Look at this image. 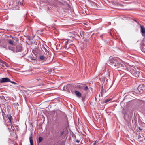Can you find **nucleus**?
<instances>
[{
    "instance_id": "obj_5",
    "label": "nucleus",
    "mask_w": 145,
    "mask_h": 145,
    "mask_svg": "<svg viewBox=\"0 0 145 145\" xmlns=\"http://www.w3.org/2000/svg\"><path fill=\"white\" fill-rule=\"evenodd\" d=\"M125 65L124 64H122L120 63L117 62L116 63H115L114 65V66L115 67H117L118 68L120 67H123Z\"/></svg>"
},
{
    "instance_id": "obj_2",
    "label": "nucleus",
    "mask_w": 145,
    "mask_h": 145,
    "mask_svg": "<svg viewBox=\"0 0 145 145\" xmlns=\"http://www.w3.org/2000/svg\"><path fill=\"white\" fill-rule=\"evenodd\" d=\"M10 81V79L7 77L3 78L0 79V82L1 83L8 82Z\"/></svg>"
},
{
    "instance_id": "obj_24",
    "label": "nucleus",
    "mask_w": 145,
    "mask_h": 145,
    "mask_svg": "<svg viewBox=\"0 0 145 145\" xmlns=\"http://www.w3.org/2000/svg\"><path fill=\"white\" fill-rule=\"evenodd\" d=\"M99 142V140H96L95 141V142L93 144V145H97V143H98Z\"/></svg>"
},
{
    "instance_id": "obj_14",
    "label": "nucleus",
    "mask_w": 145,
    "mask_h": 145,
    "mask_svg": "<svg viewBox=\"0 0 145 145\" xmlns=\"http://www.w3.org/2000/svg\"><path fill=\"white\" fill-rule=\"evenodd\" d=\"M8 48L10 50L12 51H13L14 52L15 50V48H14L11 47L10 46H8Z\"/></svg>"
},
{
    "instance_id": "obj_28",
    "label": "nucleus",
    "mask_w": 145,
    "mask_h": 145,
    "mask_svg": "<svg viewBox=\"0 0 145 145\" xmlns=\"http://www.w3.org/2000/svg\"><path fill=\"white\" fill-rule=\"evenodd\" d=\"M76 142L78 143L79 141V140H77L76 141Z\"/></svg>"
},
{
    "instance_id": "obj_26",
    "label": "nucleus",
    "mask_w": 145,
    "mask_h": 145,
    "mask_svg": "<svg viewBox=\"0 0 145 145\" xmlns=\"http://www.w3.org/2000/svg\"><path fill=\"white\" fill-rule=\"evenodd\" d=\"M10 82L14 84H17V83H16V82H14L13 81H11L10 80Z\"/></svg>"
},
{
    "instance_id": "obj_8",
    "label": "nucleus",
    "mask_w": 145,
    "mask_h": 145,
    "mask_svg": "<svg viewBox=\"0 0 145 145\" xmlns=\"http://www.w3.org/2000/svg\"><path fill=\"white\" fill-rule=\"evenodd\" d=\"M46 46V50H44V51L45 54H46V55L48 56H49L50 55V53L49 52V48L47 46Z\"/></svg>"
},
{
    "instance_id": "obj_32",
    "label": "nucleus",
    "mask_w": 145,
    "mask_h": 145,
    "mask_svg": "<svg viewBox=\"0 0 145 145\" xmlns=\"http://www.w3.org/2000/svg\"><path fill=\"white\" fill-rule=\"evenodd\" d=\"M139 130H141L140 128H139Z\"/></svg>"
},
{
    "instance_id": "obj_31",
    "label": "nucleus",
    "mask_w": 145,
    "mask_h": 145,
    "mask_svg": "<svg viewBox=\"0 0 145 145\" xmlns=\"http://www.w3.org/2000/svg\"><path fill=\"white\" fill-rule=\"evenodd\" d=\"M139 130H141L140 128H139Z\"/></svg>"
},
{
    "instance_id": "obj_12",
    "label": "nucleus",
    "mask_w": 145,
    "mask_h": 145,
    "mask_svg": "<svg viewBox=\"0 0 145 145\" xmlns=\"http://www.w3.org/2000/svg\"><path fill=\"white\" fill-rule=\"evenodd\" d=\"M72 40H70L69 39H68L67 41L65 42V47L66 48H69V47H67V44H68L69 43H70V42H72Z\"/></svg>"
},
{
    "instance_id": "obj_6",
    "label": "nucleus",
    "mask_w": 145,
    "mask_h": 145,
    "mask_svg": "<svg viewBox=\"0 0 145 145\" xmlns=\"http://www.w3.org/2000/svg\"><path fill=\"white\" fill-rule=\"evenodd\" d=\"M110 61L111 63L113 64V65H114L115 63H116L117 62L116 59L114 58H112L110 59Z\"/></svg>"
},
{
    "instance_id": "obj_10",
    "label": "nucleus",
    "mask_w": 145,
    "mask_h": 145,
    "mask_svg": "<svg viewBox=\"0 0 145 145\" xmlns=\"http://www.w3.org/2000/svg\"><path fill=\"white\" fill-rule=\"evenodd\" d=\"M33 134L32 133H31V134L29 137L30 142L31 145H33V140L32 139Z\"/></svg>"
},
{
    "instance_id": "obj_22",
    "label": "nucleus",
    "mask_w": 145,
    "mask_h": 145,
    "mask_svg": "<svg viewBox=\"0 0 145 145\" xmlns=\"http://www.w3.org/2000/svg\"><path fill=\"white\" fill-rule=\"evenodd\" d=\"M8 43L11 45L13 44V41L11 40H9L8 41Z\"/></svg>"
},
{
    "instance_id": "obj_3",
    "label": "nucleus",
    "mask_w": 145,
    "mask_h": 145,
    "mask_svg": "<svg viewBox=\"0 0 145 145\" xmlns=\"http://www.w3.org/2000/svg\"><path fill=\"white\" fill-rule=\"evenodd\" d=\"M1 66L5 68L7 67L8 65L7 63L2 60L0 62V67H2Z\"/></svg>"
},
{
    "instance_id": "obj_17",
    "label": "nucleus",
    "mask_w": 145,
    "mask_h": 145,
    "mask_svg": "<svg viewBox=\"0 0 145 145\" xmlns=\"http://www.w3.org/2000/svg\"><path fill=\"white\" fill-rule=\"evenodd\" d=\"M10 126L12 129V130H11L10 129H9L8 128V129H9V131L10 132H11V131H14V127L12 125V124L10 125Z\"/></svg>"
},
{
    "instance_id": "obj_4",
    "label": "nucleus",
    "mask_w": 145,
    "mask_h": 145,
    "mask_svg": "<svg viewBox=\"0 0 145 145\" xmlns=\"http://www.w3.org/2000/svg\"><path fill=\"white\" fill-rule=\"evenodd\" d=\"M141 32L142 36H145V28L143 26H141Z\"/></svg>"
},
{
    "instance_id": "obj_21",
    "label": "nucleus",
    "mask_w": 145,
    "mask_h": 145,
    "mask_svg": "<svg viewBox=\"0 0 145 145\" xmlns=\"http://www.w3.org/2000/svg\"><path fill=\"white\" fill-rule=\"evenodd\" d=\"M12 39L14 40H15L17 42L18 40V38L16 37H13L12 38Z\"/></svg>"
},
{
    "instance_id": "obj_11",
    "label": "nucleus",
    "mask_w": 145,
    "mask_h": 145,
    "mask_svg": "<svg viewBox=\"0 0 145 145\" xmlns=\"http://www.w3.org/2000/svg\"><path fill=\"white\" fill-rule=\"evenodd\" d=\"M74 92L76 95L78 97H81V94L79 92L77 91H75Z\"/></svg>"
},
{
    "instance_id": "obj_7",
    "label": "nucleus",
    "mask_w": 145,
    "mask_h": 145,
    "mask_svg": "<svg viewBox=\"0 0 145 145\" xmlns=\"http://www.w3.org/2000/svg\"><path fill=\"white\" fill-rule=\"evenodd\" d=\"M79 87L81 89H83L85 91H88V87L85 85H83L80 87L79 86Z\"/></svg>"
},
{
    "instance_id": "obj_13",
    "label": "nucleus",
    "mask_w": 145,
    "mask_h": 145,
    "mask_svg": "<svg viewBox=\"0 0 145 145\" xmlns=\"http://www.w3.org/2000/svg\"><path fill=\"white\" fill-rule=\"evenodd\" d=\"M142 87L141 86H139L137 88V90L139 91L140 93H142V90L141 89Z\"/></svg>"
},
{
    "instance_id": "obj_30",
    "label": "nucleus",
    "mask_w": 145,
    "mask_h": 145,
    "mask_svg": "<svg viewBox=\"0 0 145 145\" xmlns=\"http://www.w3.org/2000/svg\"><path fill=\"white\" fill-rule=\"evenodd\" d=\"M2 60H1V59H0V62H1V61H2Z\"/></svg>"
},
{
    "instance_id": "obj_16",
    "label": "nucleus",
    "mask_w": 145,
    "mask_h": 145,
    "mask_svg": "<svg viewBox=\"0 0 145 145\" xmlns=\"http://www.w3.org/2000/svg\"><path fill=\"white\" fill-rule=\"evenodd\" d=\"M8 118L9 120V122L10 123H11V118L12 117L10 115H7Z\"/></svg>"
},
{
    "instance_id": "obj_18",
    "label": "nucleus",
    "mask_w": 145,
    "mask_h": 145,
    "mask_svg": "<svg viewBox=\"0 0 145 145\" xmlns=\"http://www.w3.org/2000/svg\"><path fill=\"white\" fill-rule=\"evenodd\" d=\"M40 59L42 60H45L46 59V58L43 56H41L40 57Z\"/></svg>"
},
{
    "instance_id": "obj_20",
    "label": "nucleus",
    "mask_w": 145,
    "mask_h": 145,
    "mask_svg": "<svg viewBox=\"0 0 145 145\" xmlns=\"http://www.w3.org/2000/svg\"><path fill=\"white\" fill-rule=\"evenodd\" d=\"M46 45H45V46L44 45H43L42 46V50L43 51H44V50H46Z\"/></svg>"
},
{
    "instance_id": "obj_29",
    "label": "nucleus",
    "mask_w": 145,
    "mask_h": 145,
    "mask_svg": "<svg viewBox=\"0 0 145 145\" xmlns=\"http://www.w3.org/2000/svg\"><path fill=\"white\" fill-rule=\"evenodd\" d=\"M101 97H102L103 96L102 94V93H101Z\"/></svg>"
},
{
    "instance_id": "obj_23",
    "label": "nucleus",
    "mask_w": 145,
    "mask_h": 145,
    "mask_svg": "<svg viewBox=\"0 0 145 145\" xmlns=\"http://www.w3.org/2000/svg\"><path fill=\"white\" fill-rule=\"evenodd\" d=\"M1 112L2 115L3 116V117L4 118V115L5 114L3 110H2V109H1Z\"/></svg>"
},
{
    "instance_id": "obj_27",
    "label": "nucleus",
    "mask_w": 145,
    "mask_h": 145,
    "mask_svg": "<svg viewBox=\"0 0 145 145\" xmlns=\"http://www.w3.org/2000/svg\"><path fill=\"white\" fill-rule=\"evenodd\" d=\"M36 80H37L38 81H39V80H41V79H40V78H39V79H37Z\"/></svg>"
},
{
    "instance_id": "obj_1",
    "label": "nucleus",
    "mask_w": 145,
    "mask_h": 145,
    "mask_svg": "<svg viewBox=\"0 0 145 145\" xmlns=\"http://www.w3.org/2000/svg\"><path fill=\"white\" fill-rule=\"evenodd\" d=\"M135 69H133L132 71V73L133 75L137 77H138L139 76L140 72H139V69L138 68Z\"/></svg>"
},
{
    "instance_id": "obj_33",
    "label": "nucleus",
    "mask_w": 145,
    "mask_h": 145,
    "mask_svg": "<svg viewBox=\"0 0 145 145\" xmlns=\"http://www.w3.org/2000/svg\"><path fill=\"white\" fill-rule=\"evenodd\" d=\"M99 97L100 96V95H99Z\"/></svg>"
},
{
    "instance_id": "obj_15",
    "label": "nucleus",
    "mask_w": 145,
    "mask_h": 145,
    "mask_svg": "<svg viewBox=\"0 0 145 145\" xmlns=\"http://www.w3.org/2000/svg\"><path fill=\"white\" fill-rule=\"evenodd\" d=\"M114 4L115 5H117V6H123V5H121L120 4V3L119 2H114Z\"/></svg>"
},
{
    "instance_id": "obj_25",
    "label": "nucleus",
    "mask_w": 145,
    "mask_h": 145,
    "mask_svg": "<svg viewBox=\"0 0 145 145\" xmlns=\"http://www.w3.org/2000/svg\"><path fill=\"white\" fill-rule=\"evenodd\" d=\"M111 100V99L106 100L105 101V103L107 102H108L109 101H110Z\"/></svg>"
},
{
    "instance_id": "obj_9",
    "label": "nucleus",
    "mask_w": 145,
    "mask_h": 145,
    "mask_svg": "<svg viewBox=\"0 0 145 145\" xmlns=\"http://www.w3.org/2000/svg\"><path fill=\"white\" fill-rule=\"evenodd\" d=\"M22 50V48L20 46H17L16 47V52H21Z\"/></svg>"
},
{
    "instance_id": "obj_19",
    "label": "nucleus",
    "mask_w": 145,
    "mask_h": 145,
    "mask_svg": "<svg viewBox=\"0 0 145 145\" xmlns=\"http://www.w3.org/2000/svg\"><path fill=\"white\" fill-rule=\"evenodd\" d=\"M43 140V138L41 137H40L39 138L38 143H40Z\"/></svg>"
}]
</instances>
